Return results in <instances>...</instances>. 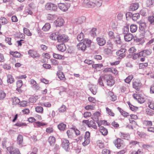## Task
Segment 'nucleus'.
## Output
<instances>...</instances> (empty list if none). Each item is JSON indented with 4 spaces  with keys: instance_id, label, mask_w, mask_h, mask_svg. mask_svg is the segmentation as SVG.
Listing matches in <instances>:
<instances>
[{
    "instance_id": "f257e3e1",
    "label": "nucleus",
    "mask_w": 154,
    "mask_h": 154,
    "mask_svg": "<svg viewBox=\"0 0 154 154\" xmlns=\"http://www.w3.org/2000/svg\"><path fill=\"white\" fill-rule=\"evenodd\" d=\"M104 82L106 83L107 86L111 87L113 86L115 83V80L113 77L110 74H106L103 77Z\"/></svg>"
},
{
    "instance_id": "f03ea898",
    "label": "nucleus",
    "mask_w": 154,
    "mask_h": 154,
    "mask_svg": "<svg viewBox=\"0 0 154 154\" xmlns=\"http://www.w3.org/2000/svg\"><path fill=\"white\" fill-rule=\"evenodd\" d=\"M69 37L65 34H58L57 37V40L58 42H68L69 40Z\"/></svg>"
},
{
    "instance_id": "7ed1b4c3",
    "label": "nucleus",
    "mask_w": 154,
    "mask_h": 154,
    "mask_svg": "<svg viewBox=\"0 0 154 154\" xmlns=\"http://www.w3.org/2000/svg\"><path fill=\"white\" fill-rule=\"evenodd\" d=\"M45 8L48 10H52L53 11H56L57 9V6L51 3H48L45 5Z\"/></svg>"
},
{
    "instance_id": "20e7f679",
    "label": "nucleus",
    "mask_w": 154,
    "mask_h": 154,
    "mask_svg": "<svg viewBox=\"0 0 154 154\" xmlns=\"http://www.w3.org/2000/svg\"><path fill=\"white\" fill-rule=\"evenodd\" d=\"M90 133L89 132L87 131L86 132L84 137L85 141L82 143L84 146H85L90 143Z\"/></svg>"
},
{
    "instance_id": "39448f33",
    "label": "nucleus",
    "mask_w": 154,
    "mask_h": 154,
    "mask_svg": "<svg viewBox=\"0 0 154 154\" xmlns=\"http://www.w3.org/2000/svg\"><path fill=\"white\" fill-rule=\"evenodd\" d=\"M7 150L10 154H21L19 150L12 146L8 147Z\"/></svg>"
},
{
    "instance_id": "423d86ee",
    "label": "nucleus",
    "mask_w": 154,
    "mask_h": 154,
    "mask_svg": "<svg viewBox=\"0 0 154 154\" xmlns=\"http://www.w3.org/2000/svg\"><path fill=\"white\" fill-rule=\"evenodd\" d=\"M95 4L90 0H84L83 5L84 6L88 8H93L95 6Z\"/></svg>"
},
{
    "instance_id": "0eeeda50",
    "label": "nucleus",
    "mask_w": 154,
    "mask_h": 154,
    "mask_svg": "<svg viewBox=\"0 0 154 154\" xmlns=\"http://www.w3.org/2000/svg\"><path fill=\"white\" fill-rule=\"evenodd\" d=\"M137 23L139 24V28L140 30V31L144 32L146 27V23L145 22L142 21H138Z\"/></svg>"
},
{
    "instance_id": "6e6552de",
    "label": "nucleus",
    "mask_w": 154,
    "mask_h": 154,
    "mask_svg": "<svg viewBox=\"0 0 154 154\" xmlns=\"http://www.w3.org/2000/svg\"><path fill=\"white\" fill-rule=\"evenodd\" d=\"M142 84L139 80H137L134 82L133 84V88L137 91L140 90Z\"/></svg>"
},
{
    "instance_id": "1a4fd4ad",
    "label": "nucleus",
    "mask_w": 154,
    "mask_h": 154,
    "mask_svg": "<svg viewBox=\"0 0 154 154\" xmlns=\"http://www.w3.org/2000/svg\"><path fill=\"white\" fill-rule=\"evenodd\" d=\"M141 55L142 57H146L150 55L152 53V51L151 49H146L140 51Z\"/></svg>"
},
{
    "instance_id": "9d476101",
    "label": "nucleus",
    "mask_w": 154,
    "mask_h": 154,
    "mask_svg": "<svg viewBox=\"0 0 154 154\" xmlns=\"http://www.w3.org/2000/svg\"><path fill=\"white\" fill-rule=\"evenodd\" d=\"M126 51L125 49H122L116 52V54L118 56H120L119 58L122 59L125 56V54H124Z\"/></svg>"
},
{
    "instance_id": "9b49d317",
    "label": "nucleus",
    "mask_w": 154,
    "mask_h": 154,
    "mask_svg": "<svg viewBox=\"0 0 154 154\" xmlns=\"http://www.w3.org/2000/svg\"><path fill=\"white\" fill-rule=\"evenodd\" d=\"M69 144V143L68 140L64 139L62 142L61 145L62 147L64 148L65 150L67 151H68Z\"/></svg>"
},
{
    "instance_id": "f8f14e48",
    "label": "nucleus",
    "mask_w": 154,
    "mask_h": 154,
    "mask_svg": "<svg viewBox=\"0 0 154 154\" xmlns=\"http://www.w3.org/2000/svg\"><path fill=\"white\" fill-rule=\"evenodd\" d=\"M58 7L62 11H66L67 10L69 6L68 5H65L64 3H60L58 4Z\"/></svg>"
},
{
    "instance_id": "ddd939ff",
    "label": "nucleus",
    "mask_w": 154,
    "mask_h": 154,
    "mask_svg": "<svg viewBox=\"0 0 154 154\" xmlns=\"http://www.w3.org/2000/svg\"><path fill=\"white\" fill-rule=\"evenodd\" d=\"M28 54L32 57L35 58L38 57H40V55L35 51L30 50L28 52Z\"/></svg>"
},
{
    "instance_id": "4468645a",
    "label": "nucleus",
    "mask_w": 154,
    "mask_h": 154,
    "mask_svg": "<svg viewBox=\"0 0 154 154\" xmlns=\"http://www.w3.org/2000/svg\"><path fill=\"white\" fill-rule=\"evenodd\" d=\"M64 20L62 18H58L54 21V23L56 26L60 27L63 24Z\"/></svg>"
},
{
    "instance_id": "2eb2a0df",
    "label": "nucleus",
    "mask_w": 154,
    "mask_h": 154,
    "mask_svg": "<svg viewBox=\"0 0 154 154\" xmlns=\"http://www.w3.org/2000/svg\"><path fill=\"white\" fill-rule=\"evenodd\" d=\"M77 47L79 50L84 51L86 49V45L84 43L82 42L78 44Z\"/></svg>"
},
{
    "instance_id": "dca6fc26",
    "label": "nucleus",
    "mask_w": 154,
    "mask_h": 154,
    "mask_svg": "<svg viewBox=\"0 0 154 154\" xmlns=\"http://www.w3.org/2000/svg\"><path fill=\"white\" fill-rule=\"evenodd\" d=\"M56 47L58 51L61 52H63L66 50V46L64 44H61L57 45Z\"/></svg>"
},
{
    "instance_id": "f3484780",
    "label": "nucleus",
    "mask_w": 154,
    "mask_h": 154,
    "mask_svg": "<svg viewBox=\"0 0 154 154\" xmlns=\"http://www.w3.org/2000/svg\"><path fill=\"white\" fill-rule=\"evenodd\" d=\"M97 41L98 44L100 46H103L105 45L106 43V41L103 38L97 37Z\"/></svg>"
},
{
    "instance_id": "a211bd4d",
    "label": "nucleus",
    "mask_w": 154,
    "mask_h": 154,
    "mask_svg": "<svg viewBox=\"0 0 154 154\" xmlns=\"http://www.w3.org/2000/svg\"><path fill=\"white\" fill-rule=\"evenodd\" d=\"M23 140V137L22 135L19 134L17 137V144L20 146H22V143Z\"/></svg>"
},
{
    "instance_id": "6ab92c4d",
    "label": "nucleus",
    "mask_w": 154,
    "mask_h": 154,
    "mask_svg": "<svg viewBox=\"0 0 154 154\" xmlns=\"http://www.w3.org/2000/svg\"><path fill=\"white\" fill-rule=\"evenodd\" d=\"M125 40L126 42H129L133 38V35L131 33H128L125 34L124 36Z\"/></svg>"
},
{
    "instance_id": "aec40b11",
    "label": "nucleus",
    "mask_w": 154,
    "mask_h": 154,
    "mask_svg": "<svg viewBox=\"0 0 154 154\" xmlns=\"http://www.w3.org/2000/svg\"><path fill=\"white\" fill-rule=\"evenodd\" d=\"M48 140L51 146H53L54 145L55 142V137L53 136H51L49 137Z\"/></svg>"
},
{
    "instance_id": "412c9836",
    "label": "nucleus",
    "mask_w": 154,
    "mask_h": 154,
    "mask_svg": "<svg viewBox=\"0 0 154 154\" xmlns=\"http://www.w3.org/2000/svg\"><path fill=\"white\" fill-rule=\"evenodd\" d=\"M99 129L100 132L103 135L105 136L107 135L108 131L106 128L103 126L100 127Z\"/></svg>"
},
{
    "instance_id": "4be33fe9",
    "label": "nucleus",
    "mask_w": 154,
    "mask_h": 154,
    "mask_svg": "<svg viewBox=\"0 0 154 154\" xmlns=\"http://www.w3.org/2000/svg\"><path fill=\"white\" fill-rule=\"evenodd\" d=\"M122 140L121 139H117L114 142L115 145L118 148H119L121 146Z\"/></svg>"
},
{
    "instance_id": "5701e85b",
    "label": "nucleus",
    "mask_w": 154,
    "mask_h": 154,
    "mask_svg": "<svg viewBox=\"0 0 154 154\" xmlns=\"http://www.w3.org/2000/svg\"><path fill=\"white\" fill-rule=\"evenodd\" d=\"M85 20V17L84 16H82L75 19V21L77 23L80 24L84 22Z\"/></svg>"
},
{
    "instance_id": "b1692460",
    "label": "nucleus",
    "mask_w": 154,
    "mask_h": 154,
    "mask_svg": "<svg viewBox=\"0 0 154 154\" xmlns=\"http://www.w3.org/2000/svg\"><path fill=\"white\" fill-rule=\"evenodd\" d=\"M115 39V42L117 44V47L119 48L122 43L120 38L119 36H118V37H116Z\"/></svg>"
},
{
    "instance_id": "393cba45",
    "label": "nucleus",
    "mask_w": 154,
    "mask_h": 154,
    "mask_svg": "<svg viewBox=\"0 0 154 154\" xmlns=\"http://www.w3.org/2000/svg\"><path fill=\"white\" fill-rule=\"evenodd\" d=\"M7 81L8 83L11 84L14 81V79L12 76L10 74H8L7 75Z\"/></svg>"
},
{
    "instance_id": "a878e982",
    "label": "nucleus",
    "mask_w": 154,
    "mask_h": 154,
    "mask_svg": "<svg viewBox=\"0 0 154 154\" xmlns=\"http://www.w3.org/2000/svg\"><path fill=\"white\" fill-rule=\"evenodd\" d=\"M30 82L32 85L33 87L36 89L38 90L39 88V87L38 85V84L33 79H31L30 80Z\"/></svg>"
},
{
    "instance_id": "bb28decb",
    "label": "nucleus",
    "mask_w": 154,
    "mask_h": 154,
    "mask_svg": "<svg viewBox=\"0 0 154 154\" xmlns=\"http://www.w3.org/2000/svg\"><path fill=\"white\" fill-rule=\"evenodd\" d=\"M139 7L138 3H136L132 4L130 6V8L132 11H134L137 10Z\"/></svg>"
},
{
    "instance_id": "cd10ccee",
    "label": "nucleus",
    "mask_w": 154,
    "mask_h": 154,
    "mask_svg": "<svg viewBox=\"0 0 154 154\" xmlns=\"http://www.w3.org/2000/svg\"><path fill=\"white\" fill-rule=\"evenodd\" d=\"M133 96L134 98L137 100L138 103H143L144 101V100L143 98H140L139 97V96L137 95L136 94H134L133 95Z\"/></svg>"
},
{
    "instance_id": "c85d7f7f",
    "label": "nucleus",
    "mask_w": 154,
    "mask_h": 154,
    "mask_svg": "<svg viewBox=\"0 0 154 154\" xmlns=\"http://www.w3.org/2000/svg\"><path fill=\"white\" fill-rule=\"evenodd\" d=\"M100 115V113L99 112H97L94 113L92 117V119L93 120L97 121L98 119V117Z\"/></svg>"
},
{
    "instance_id": "c756f323",
    "label": "nucleus",
    "mask_w": 154,
    "mask_h": 154,
    "mask_svg": "<svg viewBox=\"0 0 154 154\" xmlns=\"http://www.w3.org/2000/svg\"><path fill=\"white\" fill-rule=\"evenodd\" d=\"M51 28L50 24L49 23H45L42 28V29L44 31H47L49 30Z\"/></svg>"
},
{
    "instance_id": "7c9ffc66",
    "label": "nucleus",
    "mask_w": 154,
    "mask_h": 154,
    "mask_svg": "<svg viewBox=\"0 0 154 154\" xmlns=\"http://www.w3.org/2000/svg\"><path fill=\"white\" fill-rule=\"evenodd\" d=\"M58 128L60 130L63 131L66 129V125L63 123H61L58 125Z\"/></svg>"
},
{
    "instance_id": "2f4dec72",
    "label": "nucleus",
    "mask_w": 154,
    "mask_h": 154,
    "mask_svg": "<svg viewBox=\"0 0 154 154\" xmlns=\"http://www.w3.org/2000/svg\"><path fill=\"white\" fill-rule=\"evenodd\" d=\"M97 29L96 28H93L90 31V33L91 36L94 37L96 36Z\"/></svg>"
},
{
    "instance_id": "473e14b6",
    "label": "nucleus",
    "mask_w": 154,
    "mask_h": 154,
    "mask_svg": "<svg viewBox=\"0 0 154 154\" xmlns=\"http://www.w3.org/2000/svg\"><path fill=\"white\" fill-rule=\"evenodd\" d=\"M117 109L119 111L121 114L124 116H127L129 115L128 113L124 111L119 107H118Z\"/></svg>"
},
{
    "instance_id": "72a5a7b5",
    "label": "nucleus",
    "mask_w": 154,
    "mask_h": 154,
    "mask_svg": "<svg viewBox=\"0 0 154 154\" xmlns=\"http://www.w3.org/2000/svg\"><path fill=\"white\" fill-rule=\"evenodd\" d=\"M130 28L131 31L132 33L136 32L137 29V25L135 24L131 25Z\"/></svg>"
},
{
    "instance_id": "f704fd0d",
    "label": "nucleus",
    "mask_w": 154,
    "mask_h": 154,
    "mask_svg": "<svg viewBox=\"0 0 154 154\" xmlns=\"http://www.w3.org/2000/svg\"><path fill=\"white\" fill-rule=\"evenodd\" d=\"M57 75L58 78L61 80L65 81V76L62 72H60L57 73Z\"/></svg>"
},
{
    "instance_id": "c9c22d12",
    "label": "nucleus",
    "mask_w": 154,
    "mask_h": 154,
    "mask_svg": "<svg viewBox=\"0 0 154 154\" xmlns=\"http://www.w3.org/2000/svg\"><path fill=\"white\" fill-rule=\"evenodd\" d=\"M91 127L94 129H97V127L94 121L91 120L89 122V124L88 125V127Z\"/></svg>"
},
{
    "instance_id": "e433bc0d",
    "label": "nucleus",
    "mask_w": 154,
    "mask_h": 154,
    "mask_svg": "<svg viewBox=\"0 0 154 154\" xmlns=\"http://www.w3.org/2000/svg\"><path fill=\"white\" fill-rule=\"evenodd\" d=\"M140 14H139L137 13L133 14L132 19L134 21H136L140 18Z\"/></svg>"
},
{
    "instance_id": "4c0bfd02",
    "label": "nucleus",
    "mask_w": 154,
    "mask_h": 154,
    "mask_svg": "<svg viewBox=\"0 0 154 154\" xmlns=\"http://www.w3.org/2000/svg\"><path fill=\"white\" fill-rule=\"evenodd\" d=\"M77 39L79 42L81 41L82 40H84V35L82 32H81L78 35Z\"/></svg>"
},
{
    "instance_id": "58836bf2",
    "label": "nucleus",
    "mask_w": 154,
    "mask_h": 154,
    "mask_svg": "<svg viewBox=\"0 0 154 154\" xmlns=\"http://www.w3.org/2000/svg\"><path fill=\"white\" fill-rule=\"evenodd\" d=\"M57 32H54L51 34L50 36V38L53 40H57V37L58 36V34H57Z\"/></svg>"
},
{
    "instance_id": "ea45409f",
    "label": "nucleus",
    "mask_w": 154,
    "mask_h": 154,
    "mask_svg": "<svg viewBox=\"0 0 154 154\" xmlns=\"http://www.w3.org/2000/svg\"><path fill=\"white\" fill-rule=\"evenodd\" d=\"M143 124L144 125L147 127L151 126L152 125V122L150 121H144Z\"/></svg>"
},
{
    "instance_id": "a19ab883",
    "label": "nucleus",
    "mask_w": 154,
    "mask_h": 154,
    "mask_svg": "<svg viewBox=\"0 0 154 154\" xmlns=\"http://www.w3.org/2000/svg\"><path fill=\"white\" fill-rule=\"evenodd\" d=\"M10 54L13 56L16 57H19L20 56V54L17 51L14 52L11 51L10 52Z\"/></svg>"
},
{
    "instance_id": "79ce46f5",
    "label": "nucleus",
    "mask_w": 154,
    "mask_h": 154,
    "mask_svg": "<svg viewBox=\"0 0 154 154\" xmlns=\"http://www.w3.org/2000/svg\"><path fill=\"white\" fill-rule=\"evenodd\" d=\"M8 23V20L4 17L0 18V23L2 24H5Z\"/></svg>"
},
{
    "instance_id": "37998d69",
    "label": "nucleus",
    "mask_w": 154,
    "mask_h": 154,
    "mask_svg": "<svg viewBox=\"0 0 154 154\" xmlns=\"http://www.w3.org/2000/svg\"><path fill=\"white\" fill-rule=\"evenodd\" d=\"M23 30L24 33L26 34V35L29 36L32 35V34L29 29L26 28H24Z\"/></svg>"
},
{
    "instance_id": "c03bdc74",
    "label": "nucleus",
    "mask_w": 154,
    "mask_h": 154,
    "mask_svg": "<svg viewBox=\"0 0 154 154\" xmlns=\"http://www.w3.org/2000/svg\"><path fill=\"white\" fill-rule=\"evenodd\" d=\"M35 111L39 113H42L43 112V109L42 107L41 106H38L35 108Z\"/></svg>"
},
{
    "instance_id": "a18cd8bd",
    "label": "nucleus",
    "mask_w": 154,
    "mask_h": 154,
    "mask_svg": "<svg viewBox=\"0 0 154 154\" xmlns=\"http://www.w3.org/2000/svg\"><path fill=\"white\" fill-rule=\"evenodd\" d=\"M98 82L99 85L102 86H104V83L106 82H104L103 79V77H100L98 80Z\"/></svg>"
},
{
    "instance_id": "49530a36",
    "label": "nucleus",
    "mask_w": 154,
    "mask_h": 154,
    "mask_svg": "<svg viewBox=\"0 0 154 154\" xmlns=\"http://www.w3.org/2000/svg\"><path fill=\"white\" fill-rule=\"evenodd\" d=\"M141 54L140 51L137 54H135L133 56V59L134 60L137 59L138 58L142 57V55L140 54Z\"/></svg>"
},
{
    "instance_id": "de8ad7c7",
    "label": "nucleus",
    "mask_w": 154,
    "mask_h": 154,
    "mask_svg": "<svg viewBox=\"0 0 154 154\" xmlns=\"http://www.w3.org/2000/svg\"><path fill=\"white\" fill-rule=\"evenodd\" d=\"M12 99V103L13 105H16L20 103V100L17 97H14Z\"/></svg>"
},
{
    "instance_id": "09e8293b",
    "label": "nucleus",
    "mask_w": 154,
    "mask_h": 154,
    "mask_svg": "<svg viewBox=\"0 0 154 154\" xmlns=\"http://www.w3.org/2000/svg\"><path fill=\"white\" fill-rule=\"evenodd\" d=\"M92 94L95 95L96 94L97 91V88L94 86H93L90 89Z\"/></svg>"
},
{
    "instance_id": "8fccbe9b",
    "label": "nucleus",
    "mask_w": 154,
    "mask_h": 154,
    "mask_svg": "<svg viewBox=\"0 0 154 154\" xmlns=\"http://www.w3.org/2000/svg\"><path fill=\"white\" fill-rule=\"evenodd\" d=\"M106 111L107 113L109 115L112 116H114V113L112 111L111 109H109L108 107H107L106 108Z\"/></svg>"
},
{
    "instance_id": "3c124183",
    "label": "nucleus",
    "mask_w": 154,
    "mask_h": 154,
    "mask_svg": "<svg viewBox=\"0 0 154 154\" xmlns=\"http://www.w3.org/2000/svg\"><path fill=\"white\" fill-rule=\"evenodd\" d=\"M133 78V75H129L125 80V81L127 83H129Z\"/></svg>"
},
{
    "instance_id": "603ef678",
    "label": "nucleus",
    "mask_w": 154,
    "mask_h": 154,
    "mask_svg": "<svg viewBox=\"0 0 154 154\" xmlns=\"http://www.w3.org/2000/svg\"><path fill=\"white\" fill-rule=\"evenodd\" d=\"M66 106L63 105L58 109V111L59 112H63L66 110Z\"/></svg>"
},
{
    "instance_id": "864d4df0",
    "label": "nucleus",
    "mask_w": 154,
    "mask_h": 154,
    "mask_svg": "<svg viewBox=\"0 0 154 154\" xmlns=\"http://www.w3.org/2000/svg\"><path fill=\"white\" fill-rule=\"evenodd\" d=\"M121 137L123 139L128 140L129 138V136L126 134L123 133H121Z\"/></svg>"
},
{
    "instance_id": "5fc2aeb1",
    "label": "nucleus",
    "mask_w": 154,
    "mask_h": 154,
    "mask_svg": "<svg viewBox=\"0 0 154 154\" xmlns=\"http://www.w3.org/2000/svg\"><path fill=\"white\" fill-rule=\"evenodd\" d=\"M53 56L54 58L58 59H61L63 57L62 56L56 53H53Z\"/></svg>"
},
{
    "instance_id": "6e6d98bb",
    "label": "nucleus",
    "mask_w": 154,
    "mask_h": 154,
    "mask_svg": "<svg viewBox=\"0 0 154 154\" xmlns=\"http://www.w3.org/2000/svg\"><path fill=\"white\" fill-rule=\"evenodd\" d=\"M146 113L149 116H152L154 114V111L152 110L149 109L146 111Z\"/></svg>"
},
{
    "instance_id": "4d7b16f0",
    "label": "nucleus",
    "mask_w": 154,
    "mask_h": 154,
    "mask_svg": "<svg viewBox=\"0 0 154 154\" xmlns=\"http://www.w3.org/2000/svg\"><path fill=\"white\" fill-rule=\"evenodd\" d=\"M129 30L128 26H124L123 29V33L124 34H128Z\"/></svg>"
},
{
    "instance_id": "13d9d810",
    "label": "nucleus",
    "mask_w": 154,
    "mask_h": 154,
    "mask_svg": "<svg viewBox=\"0 0 154 154\" xmlns=\"http://www.w3.org/2000/svg\"><path fill=\"white\" fill-rule=\"evenodd\" d=\"M97 146L100 148L101 149L104 147V143L102 142H101L100 141H97Z\"/></svg>"
},
{
    "instance_id": "bf43d9fd",
    "label": "nucleus",
    "mask_w": 154,
    "mask_h": 154,
    "mask_svg": "<svg viewBox=\"0 0 154 154\" xmlns=\"http://www.w3.org/2000/svg\"><path fill=\"white\" fill-rule=\"evenodd\" d=\"M5 96L6 94L3 91H0V100L4 99Z\"/></svg>"
},
{
    "instance_id": "052dcab7",
    "label": "nucleus",
    "mask_w": 154,
    "mask_h": 154,
    "mask_svg": "<svg viewBox=\"0 0 154 154\" xmlns=\"http://www.w3.org/2000/svg\"><path fill=\"white\" fill-rule=\"evenodd\" d=\"M15 125L18 127H22L26 126V124L24 123L19 122L15 124Z\"/></svg>"
},
{
    "instance_id": "680f3d73",
    "label": "nucleus",
    "mask_w": 154,
    "mask_h": 154,
    "mask_svg": "<svg viewBox=\"0 0 154 154\" xmlns=\"http://www.w3.org/2000/svg\"><path fill=\"white\" fill-rule=\"evenodd\" d=\"M127 103L129 105L130 108L131 110L134 111L137 108L133 105H131L129 102H127Z\"/></svg>"
},
{
    "instance_id": "e2e57ef3",
    "label": "nucleus",
    "mask_w": 154,
    "mask_h": 154,
    "mask_svg": "<svg viewBox=\"0 0 154 154\" xmlns=\"http://www.w3.org/2000/svg\"><path fill=\"white\" fill-rule=\"evenodd\" d=\"M148 64L147 63H141L139 64V68H144L148 66Z\"/></svg>"
},
{
    "instance_id": "0e129e2a",
    "label": "nucleus",
    "mask_w": 154,
    "mask_h": 154,
    "mask_svg": "<svg viewBox=\"0 0 154 154\" xmlns=\"http://www.w3.org/2000/svg\"><path fill=\"white\" fill-rule=\"evenodd\" d=\"M111 94V96H110V99L112 101H115L117 99L116 96L114 95L112 92H110Z\"/></svg>"
},
{
    "instance_id": "69168bd1",
    "label": "nucleus",
    "mask_w": 154,
    "mask_h": 154,
    "mask_svg": "<svg viewBox=\"0 0 154 154\" xmlns=\"http://www.w3.org/2000/svg\"><path fill=\"white\" fill-rule=\"evenodd\" d=\"M108 35L111 39H114L115 37L114 34L112 31H109L108 32Z\"/></svg>"
},
{
    "instance_id": "338daca9",
    "label": "nucleus",
    "mask_w": 154,
    "mask_h": 154,
    "mask_svg": "<svg viewBox=\"0 0 154 154\" xmlns=\"http://www.w3.org/2000/svg\"><path fill=\"white\" fill-rule=\"evenodd\" d=\"M133 15V14L130 12H127L126 14V18L127 19L128 18V19L131 18H132Z\"/></svg>"
},
{
    "instance_id": "774afa93",
    "label": "nucleus",
    "mask_w": 154,
    "mask_h": 154,
    "mask_svg": "<svg viewBox=\"0 0 154 154\" xmlns=\"http://www.w3.org/2000/svg\"><path fill=\"white\" fill-rule=\"evenodd\" d=\"M148 20L151 24L154 22V16H149L148 17Z\"/></svg>"
}]
</instances>
